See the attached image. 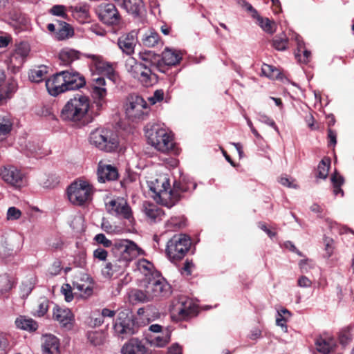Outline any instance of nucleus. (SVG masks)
Wrapping results in <instances>:
<instances>
[{"instance_id": "64", "label": "nucleus", "mask_w": 354, "mask_h": 354, "mask_svg": "<svg viewBox=\"0 0 354 354\" xmlns=\"http://www.w3.org/2000/svg\"><path fill=\"white\" fill-rule=\"evenodd\" d=\"M169 224L171 226L181 228L185 225V220L183 217H172L169 221Z\"/></svg>"}, {"instance_id": "2", "label": "nucleus", "mask_w": 354, "mask_h": 354, "mask_svg": "<svg viewBox=\"0 0 354 354\" xmlns=\"http://www.w3.org/2000/svg\"><path fill=\"white\" fill-rule=\"evenodd\" d=\"M145 136L148 143L158 151L167 153L174 149L175 143L171 133L160 124L147 125Z\"/></svg>"}, {"instance_id": "42", "label": "nucleus", "mask_w": 354, "mask_h": 354, "mask_svg": "<svg viewBox=\"0 0 354 354\" xmlns=\"http://www.w3.org/2000/svg\"><path fill=\"white\" fill-rule=\"evenodd\" d=\"M47 73V68L46 66H41L36 68L32 69L28 73V77L31 82H40L44 79Z\"/></svg>"}, {"instance_id": "37", "label": "nucleus", "mask_w": 354, "mask_h": 354, "mask_svg": "<svg viewBox=\"0 0 354 354\" xmlns=\"http://www.w3.org/2000/svg\"><path fill=\"white\" fill-rule=\"evenodd\" d=\"M58 23L59 28L56 32V37L59 40H64L73 35V29L68 24L59 21H58Z\"/></svg>"}, {"instance_id": "24", "label": "nucleus", "mask_w": 354, "mask_h": 354, "mask_svg": "<svg viewBox=\"0 0 354 354\" xmlns=\"http://www.w3.org/2000/svg\"><path fill=\"white\" fill-rule=\"evenodd\" d=\"M53 319L64 328H70L73 321V315L70 309L62 308L55 305L53 308Z\"/></svg>"}, {"instance_id": "5", "label": "nucleus", "mask_w": 354, "mask_h": 354, "mask_svg": "<svg viewBox=\"0 0 354 354\" xmlns=\"http://www.w3.org/2000/svg\"><path fill=\"white\" fill-rule=\"evenodd\" d=\"M191 245L192 241L189 236L184 234H175L167 241L166 255L171 263H176L185 257Z\"/></svg>"}, {"instance_id": "26", "label": "nucleus", "mask_w": 354, "mask_h": 354, "mask_svg": "<svg viewBox=\"0 0 354 354\" xmlns=\"http://www.w3.org/2000/svg\"><path fill=\"white\" fill-rule=\"evenodd\" d=\"M24 238L21 234H14L4 242V251L12 256L19 252L23 247Z\"/></svg>"}, {"instance_id": "36", "label": "nucleus", "mask_w": 354, "mask_h": 354, "mask_svg": "<svg viewBox=\"0 0 354 354\" xmlns=\"http://www.w3.org/2000/svg\"><path fill=\"white\" fill-rule=\"evenodd\" d=\"M15 325L17 328L30 332L35 331L38 328L37 323L30 318H26L25 317L20 316L15 320Z\"/></svg>"}, {"instance_id": "27", "label": "nucleus", "mask_w": 354, "mask_h": 354, "mask_svg": "<svg viewBox=\"0 0 354 354\" xmlns=\"http://www.w3.org/2000/svg\"><path fill=\"white\" fill-rule=\"evenodd\" d=\"M29 52L30 46L27 43L21 42L19 44L10 57L11 63L18 67L22 66Z\"/></svg>"}, {"instance_id": "57", "label": "nucleus", "mask_w": 354, "mask_h": 354, "mask_svg": "<svg viewBox=\"0 0 354 354\" xmlns=\"http://www.w3.org/2000/svg\"><path fill=\"white\" fill-rule=\"evenodd\" d=\"M21 216V212L15 207H10L7 211V219L8 220H17L19 219Z\"/></svg>"}, {"instance_id": "58", "label": "nucleus", "mask_w": 354, "mask_h": 354, "mask_svg": "<svg viewBox=\"0 0 354 354\" xmlns=\"http://www.w3.org/2000/svg\"><path fill=\"white\" fill-rule=\"evenodd\" d=\"M94 239L97 243L103 245L106 248L113 247V243L111 240L106 239L104 234H97L95 235Z\"/></svg>"}, {"instance_id": "49", "label": "nucleus", "mask_w": 354, "mask_h": 354, "mask_svg": "<svg viewBox=\"0 0 354 354\" xmlns=\"http://www.w3.org/2000/svg\"><path fill=\"white\" fill-rule=\"evenodd\" d=\"M315 345L317 351L323 354H328L332 351L331 344L323 338L317 339Z\"/></svg>"}, {"instance_id": "11", "label": "nucleus", "mask_w": 354, "mask_h": 354, "mask_svg": "<svg viewBox=\"0 0 354 354\" xmlns=\"http://www.w3.org/2000/svg\"><path fill=\"white\" fill-rule=\"evenodd\" d=\"M173 317L178 319L186 320L197 315V306L187 297H180L173 309Z\"/></svg>"}, {"instance_id": "21", "label": "nucleus", "mask_w": 354, "mask_h": 354, "mask_svg": "<svg viewBox=\"0 0 354 354\" xmlns=\"http://www.w3.org/2000/svg\"><path fill=\"white\" fill-rule=\"evenodd\" d=\"M129 265V264L122 260L115 258L113 262H109L106 264L104 268L102 270V273L105 277H118L124 272Z\"/></svg>"}, {"instance_id": "22", "label": "nucleus", "mask_w": 354, "mask_h": 354, "mask_svg": "<svg viewBox=\"0 0 354 354\" xmlns=\"http://www.w3.org/2000/svg\"><path fill=\"white\" fill-rule=\"evenodd\" d=\"M136 43L137 33L136 31L124 34L118 39V45L120 49L127 55H131L134 53Z\"/></svg>"}, {"instance_id": "20", "label": "nucleus", "mask_w": 354, "mask_h": 354, "mask_svg": "<svg viewBox=\"0 0 354 354\" xmlns=\"http://www.w3.org/2000/svg\"><path fill=\"white\" fill-rule=\"evenodd\" d=\"M64 79L66 80V90L73 91L82 88L86 84L84 77L73 69L65 70Z\"/></svg>"}, {"instance_id": "39", "label": "nucleus", "mask_w": 354, "mask_h": 354, "mask_svg": "<svg viewBox=\"0 0 354 354\" xmlns=\"http://www.w3.org/2000/svg\"><path fill=\"white\" fill-rule=\"evenodd\" d=\"M17 89V83L15 80H11L6 85L5 87L2 88L0 93V102L6 101L10 99L12 95Z\"/></svg>"}, {"instance_id": "41", "label": "nucleus", "mask_w": 354, "mask_h": 354, "mask_svg": "<svg viewBox=\"0 0 354 354\" xmlns=\"http://www.w3.org/2000/svg\"><path fill=\"white\" fill-rule=\"evenodd\" d=\"M135 265L136 269L146 277L151 274L153 270V263L145 259L138 260Z\"/></svg>"}, {"instance_id": "60", "label": "nucleus", "mask_w": 354, "mask_h": 354, "mask_svg": "<svg viewBox=\"0 0 354 354\" xmlns=\"http://www.w3.org/2000/svg\"><path fill=\"white\" fill-rule=\"evenodd\" d=\"M239 4L247 11L250 12L252 17L254 18L259 14L257 10L253 8V6L245 0H239Z\"/></svg>"}, {"instance_id": "34", "label": "nucleus", "mask_w": 354, "mask_h": 354, "mask_svg": "<svg viewBox=\"0 0 354 354\" xmlns=\"http://www.w3.org/2000/svg\"><path fill=\"white\" fill-rule=\"evenodd\" d=\"M80 55L79 51L69 48H64L59 52V58L61 64L68 66L74 61L77 60L80 58Z\"/></svg>"}, {"instance_id": "16", "label": "nucleus", "mask_w": 354, "mask_h": 354, "mask_svg": "<svg viewBox=\"0 0 354 354\" xmlns=\"http://www.w3.org/2000/svg\"><path fill=\"white\" fill-rule=\"evenodd\" d=\"M64 74V71L58 72L46 81V86L50 95L57 96L67 91Z\"/></svg>"}, {"instance_id": "40", "label": "nucleus", "mask_w": 354, "mask_h": 354, "mask_svg": "<svg viewBox=\"0 0 354 354\" xmlns=\"http://www.w3.org/2000/svg\"><path fill=\"white\" fill-rule=\"evenodd\" d=\"M254 19L257 20L259 26L267 33L273 34L275 30V23L267 17H263L257 15Z\"/></svg>"}, {"instance_id": "55", "label": "nucleus", "mask_w": 354, "mask_h": 354, "mask_svg": "<svg viewBox=\"0 0 354 354\" xmlns=\"http://www.w3.org/2000/svg\"><path fill=\"white\" fill-rule=\"evenodd\" d=\"M257 118L259 122L272 127L277 132H279L275 122L266 114L259 113L257 114Z\"/></svg>"}, {"instance_id": "8", "label": "nucleus", "mask_w": 354, "mask_h": 354, "mask_svg": "<svg viewBox=\"0 0 354 354\" xmlns=\"http://www.w3.org/2000/svg\"><path fill=\"white\" fill-rule=\"evenodd\" d=\"M114 335L121 339L128 338L136 333V324L133 314L129 310L118 313L113 324Z\"/></svg>"}, {"instance_id": "56", "label": "nucleus", "mask_w": 354, "mask_h": 354, "mask_svg": "<svg viewBox=\"0 0 354 354\" xmlns=\"http://www.w3.org/2000/svg\"><path fill=\"white\" fill-rule=\"evenodd\" d=\"M299 266L301 272H308L310 269L315 268V263L312 259H304L299 262Z\"/></svg>"}, {"instance_id": "52", "label": "nucleus", "mask_w": 354, "mask_h": 354, "mask_svg": "<svg viewBox=\"0 0 354 354\" xmlns=\"http://www.w3.org/2000/svg\"><path fill=\"white\" fill-rule=\"evenodd\" d=\"M74 288L79 290L81 294L80 296L84 298H87L93 294V288L86 284H80L78 283H73Z\"/></svg>"}, {"instance_id": "4", "label": "nucleus", "mask_w": 354, "mask_h": 354, "mask_svg": "<svg viewBox=\"0 0 354 354\" xmlns=\"http://www.w3.org/2000/svg\"><path fill=\"white\" fill-rule=\"evenodd\" d=\"M89 143L98 150L104 152H113L119 146L117 133L111 129L98 127L92 130L88 136Z\"/></svg>"}, {"instance_id": "12", "label": "nucleus", "mask_w": 354, "mask_h": 354, "mask_svg": "<svg viewBox=\"0 0 354 354\" xmlns=\"http://www.w3.org/2000/svg\"><path fill=\"white\" fill-rule=\"evenodd\" d=\"M99 19L104 24L114 26L120 24V15L113 3H102L95 8Z\"/></svg>"}, {"instance_id": "25", "label": "nucleus", "mask_w": 354, "mask_h": 354, "mask_svg": "<svg viewBox=\"0 0 354 354\" xmlns=\"http://www.w3.org/2000/svg\"><path fill=\"white\" fill-rule=\"evenodd\" d=\"M91 57V61L89 64V68L93 75H101L104 73H110L113 68L111 64L105 62L100 57L96 55H89Z\"/></svg>"}, {"instance_id": "63", "label": "nucleus", "mask_w": 354, "mask_h": 354, "mask_svg": "<svg viewBox=\"0 0 354 354\" xmlns=\"http://www.w3.org/2000/svg\"><path fill=\"white\" fill-rule=\"evenodd\" d=\"M330 181L333 186H342L344 183V178L342 176L335 171L331 175Z\"/></svg>"}, {"instance_id": "33", "label": "nucleus", "mask_w": 354, "mask_h": 354, "mask_svg": "<svg viewBox=\"0 0 354 354\" xmlns=\"http://www.w3.org/2000/svg\"><path fill=\"white\" fill-rule=\"evenodd\" d=\"M122 6L128 13L134 17L139 16L144 10L142 0H123Z\"/></svg>"}, {"instance_id": "18", "label": "nucleus", "mask_w": 354, "mask_h": 354, "mask_svg": "<svg viewBox=\"0 0 354 354\" xmlns=\"http://www.w3.org/2000/svg\"><path fill=\"white\" fill-rule=\"evenodd\" d=\"M92 96L98 109L105 104L106 89L104 88L105 80L102 77H93Z\"/></svg>"}, {"instance_id": "15", "label": "nucleus", "mask_w": 354, "mask_h": 354, "mask_svg": "<svg viewBox=\"0 0 354 354\" xmlns=\"http://www.w3.org/2000/svg\"><path fill=\"white\" fill-rule=\"evenodd\" d=\"M0 176L4 182L17 188L25 184L24 174L12 165L3 167L0 170Z\"/></svg>"}, {"instance_id": "47", "label": "nucleus", "mask_w": 354, "mask_h": 354, "mask_svg": "<svg viewBox=\"0 0 354 354\" xmlns=\"http://www.w3.org/2000/svg\"><path fill=\"white\" fill-rule=\"evenodd\" d=\"M150 296L151 295L149 292L148 286L147 287V290L145 291L141 290H136L133 292V299L139 302L145 303L153 300L152 297Z\"/></svg>"}, {"instance_id": "59", "label": "nucleus", "mask_w": 354, "mask_h": 354, "mask_svg": "<svg viewBox=\"0 0 354 354\" xmlns=\"http://www.w3.org/2000/svg\"><path fill=\"white\" fill-rule=\"evenodd\" d=\"M73 12L83 19H86L88 17V8L86 6H75Z\"/></svg>"}, {"instance_id": "35", "label": "nucleus", "mask_w": 354, "mask_h": 354, "mask_svg": "<svg viewBox=\"0 0 354 354\" xmlns=\"http://www.w3.org/2000/svg\"><path fill=\"white\" fill-rule=\"evenodd\" d=\"M160 41L159 35L153 29H149L146 31L141 38L142 44L149 48L156 46Z\"/></svg>"}, {"instance_id": "54", "label": "nucleus", "mask_w": 354, "mask_h": 354, "mask_svg": "<svg viewBox=\"0 0 354 354\" xmlns=\"http://www.w3.org/2000/svg\"><path fill=\"white\" fill-rule=\"evenodd\" d=\"M66 8L63 5H55L49 10V13L54 16L61 17L63 19L67 18Z\"/></svg>"}, {"instance_id": "45", "label": "nucleus", "mask_w": 354, "mask_h": 354, "mask_svg": "<svg viewBox=\"0 0 354 354\" xmlns=\"http://www.w3.org/2000/svg\"><path fill=\"white\" fill-rule=\"evenodd\" d=\"M12 124L7 114H0V136L7 135L12 129Z\"/></svg>"}, {"instance_id": "3", "label": "nucleus", "mask_w": 354, "mask_h": 354, "mask_svg": "<svg viewBox=\"0 0 354 354\" xmlns=\"http://www.w3.org/2000/svg\"><path fill=\"white\" fill-rule=\"evenodd\" d=\"M90 107L89 99L86 95H77L70 99L62 109L60 117L63 120L74 123L82 122Z\"/></svg>"}, {"instance_id": "30", "label": "nucleus", "mask_w": 354, "mask_h": 354, "mask_svg": "<svg viewBox=\"0 0 354 354\" xmlns=\"http://www.w3.org/2000/svg\"><path fill=\"white\" fill-rule=\"evenodd\" d=\"M182 59L180 51L169 48H166L162 53L161 62L162 68L166 71L167 66H175Z\"/></svg>"}, {"instance_id": "29", "label": "nucleus", "mask_w": 354, "mask_h": 354, "mask_svg": "<svg viewBox=\"0 0 354 354\" xmlns=\"http://www.w3.org/2000/svg\"><path fill=\"white\" fill-rule=\"evenodd\" d=\"M42 352L43 354H60L59 339L52 334L44 335Z\"/></svg>"}, {"instance_id": "44", "label": "nucleus", "mask_w": 354, "mask_h": 354, "mask_svg": "<svg viewBox=\"0 0 354 354\" xmlns=\"http://www.w3.org/2000/svg\"><path fill=\"white\" fill-rule=\"evenodd\" d=\"M330 166V160L329 158L322 159L317 167V178L326 179L328 175Z\"/></svg>"}, {"instance_id": "31", "label": "nucleus", "mask_w": 354, "mask_h": 354, "mask_svg": "<svg viewBox=\"0 0 354 354\" xmlns=\"http://www.w3.org/2000/svg\"><path fill=\"white\" fill-rule=\"evenodd\" d=\"M295 40L297 43V50L295 53V57L301 63H308L310 60L311 52L305 48V44L299 35L296 34L295 35Z\"/></svg>"}, {"instance_id": "19", "label": "nucleus", "mask_w": 354, "mask_h": 354, "mask_svg": "<svg viewBox=\"0 0 354 354\" xmlns=\"http://www.w3.org/2000/svg\"><path fill=\"white\" fill-rule=\"evenodd\" d=\"M64 79L66 80V90L73 91L82 88L86 84L84 77L73 69L65 70Z\"/></svg>"}, {"instance_id": "28", "label": "nucleus", "mask_w": 354, "mask_h": 354, "mask_svg": "<svg viewBox=\"0 0 354 354\" xmlns=\"http://www.w3.org/2000/svg\"><path fill=\"white\" fill-rule=\"evenodd\" d=\"M146 352L145 345L137 338H131L121 348L122 354H145Z\"/></svg>"}, {"instance_id": "53", "label": "nucleus", "mask_w": 354, "mask_h": 354, "mask_svg": "<svg viewBox=\"0 0 354 354\" xmlns=\"http://www.w3.org/2000/svg\"><path fill=\"white\" fill-rule=\"evenodd\" d=\"M323 243L324 245L325 256L329 258L332 256L334 251V241L328 236H324Z\"/></svg>"}, {"instance_id": "13", "label": "nucleus", "mask_w": 354, "mask_h": 354, "mask_svg": "<svg viewBox=\"0 0 354 354\" xmlns=\"http://www.w3.org/2000/svg\"><path fill=\"white\" fill-rule=\"evenodd\" d=\"M109 213L118 217L129 220L133 219L132 211L123 198L111 199L105 203Z\"/></svg>"}, {"instance_id": "51", "label": "nucleus", "mask_w": 354, "mask_h": 354, "mask_svg": "<svg viewBox=\"0 0 354 354\" xmlns=\"http://www.w3.org/2000/svg\"><path fill=\"white\" fill-rule=\"evenodd\" d=\"M353 328H348L343 330L339 334V342L343 346H346L351 342L353 339Z\"/></svg>"}, {"instance_id": "62", "label": "nucleus", "mask_w": 354, "mask_h": 354, "mask_svg": "<svg viewBox=\"0 0 354 354\" xmlns=\"http://www.w3.org/2000/svg\"><path fill=\"white\" fill-rule=\"evenodd\" d=\"M48 301L47 299H43L39 305L37 310V315L39 317L44 316L48 311Z\"/></svg>"}, {"instance_id": "6", "label": "nucleus", "mask_w": 354, "mask_h": 354, "mask_svg": "<svg viewBox=\"0 0 354 354\" xmlns=\"http://www.w3.org/2000/svg\"><path fill=\"white\" fill-rule=\"evenodd\" d=\"M125 69L131 77L138 80L145 87L151 86L158 81V75L156 73L132 57H129L126 59Z\"/></svg>"}, {"instance_id": "1", "label": "nucleus", "mask_w": 354, "mask_h": 354, "mask_svg": "<svg viewBox=\"0 0 354 354\" xmlns=\"http://www.w3.org/2000/svg\"><path fill=\"white\" fill-rule=\"evenodd\" d=\"M196 183L183 177L180 181H174L173 189L170 187L169 180L166 176H160L151 181L150 190L155 194L154 198L164 206L173 207L180 200V194L192 192L196 189Z\"/></svg>"}, {"instance_id": "10", "label": "nucleus", "mask_w": 354, "mask_h": 354, "mask_svg": "<svg viewBox=\"0 0 354 354\" xmlns=\"http://www.w3.org/2000/svg\"><path fill=\"white\" fill-rule=\"evenodd\" d=\"M127 116L135 121L136 120H144L148 114L149 107L147 102L137 95H131L127 99L126 104Z\"/></svg>"}, {"instance_id": "50", "label": "nucleus", "mask_w": 354, "mask_h": 354, "mask_svg": "<svg viewBox=\"0 0 354 354\" xmlns=\"http://www.w3.org/2000/svg\"><path fill=\"white\" fill-rule=\"evenodd\" d=\"M12 282L10 277L6 274H0V292L3 293L9 291L12 288Z\"/></svg>"}, {"instance_id": "61", "label": "nucleus", "mask_w": 354, "mask_h": 354, "mask_svg": "<svg viewBox=\"0 0 354 354\" xmlns=\"http://www.w3.org/2000/svg\"><path fill=\"white\" fill-rule=\"evenodd\" d=\"M61 292L64 295L65 300L67 302H70L73 299V295L72 292V288L69 284H65L62 287Z\"/></svg>"}, {"instance_id": "46", "label": "nucleus", "mask_w": 354, "mask_h": 354, "mask_svg": "<svg viewBox=\"0 0 354 354\" xmlns=\"http://www.w3.org/2000/svg\"><path fill=\"white\" fill-rule=\"evenodd\" d=\"M59 182V178L55 174H49L40 179V184L44 188H53Z\"/></svg>"}, {"instance_id": "17", "label": "nucleus", "mask_w": 354, "mask_h": 354, "mask_svg": "<svg viewBox=\"0 0 354 354\" xmlns=\"http://www.w3.org/2000/svg\"><path fill=\"white\" fill-rule=\"evenodd\" d=\"M140 59L143 62L142 64L151 71L156 73L158 71L160 73H165V70L162 68L161 62V56L156 54L151 50L145 51L139 53Z\"/></svg>"}, {"instance_id": "32", "label": "nucleus", "mask_w": 354, "mask_h": 354, "mask_svg": "<svg viewBox=\"0 0 354 354\" xmlns=\"http://www.w3.org/2000/svg\"><path fill=\"white\" fill-rule=\"evenodd\" d=\"M142 212L145 216L156 223L162 219L164 212L157 205L151 203L145 202L142 206Z\"/></svg>"}, {"instance_id": "43", "label": "nucleus", "mask_w": 354, "mask_h": 354, "mask_svg": "<svg viewBox=\"0 0 354 354\" xmlns=\"http://www.w3.org/2000/svg\"><path fill=\"white\" fill-rule=\"evenodd\" d=\"M170 335L168 331L165 334L158 333L151 337V339L149 340V343L155 346L163 347L169 341Z\"/></svg>"}, {"instance_id": "38", "label": "nucleus", "mask_w": 354, "mask_h": 354, "mask_svg": "<svg viewBox=\"0 0 354 354\" xmlns=\"http://www.w3.org/2000/svg\"><path fill=\"white\" fill-rule=\"evenodd\" d=\"M12 20L15 22V25L19 27V30H26L30 28V20L26 14L15 13L12 16Z\"/></svg>"}, {"instance_id": "14", "label": "nucleus", "mask_w": 354, "mask_h": 354, "mask_svg": "<svg viewBox=\"0 0 354 354\" xmlns=\"http://www.w3.org/2000/svg\"><path fill=\"white\" fill-rule=\"evenodd\" d=\"M147 286L153 299L168 297L172 292L171 285L162 277L151 280Z\"/></svg>"}, {"instance_id": "48", "label": "nucleus", "mask_w": 354, "mask_h": 354, "mask_svg": "<svg viewBox=\"0 0 354 354\" xmlns=\"http://www.w3.org/2000/svg\"><path fill=\"white\" fill-rule=\"evenodd\" d=\"M288 39L285 35L275 36L272 39V46L277 50H284L287 48Z\"/></svg>"}, {"instance_id": "23", "label": "nucleus", "mask_w": 354, "mask_h": 354, "mask_svg": "<svg viewBox=\"0 0 354 354\" xmlns=\"http://www.w3.org/2000/svg\"><path fill=\"white\" fill-rule=\"evenodd\" d=\"M97 180L100 183L115 180L118 177L117 169L111 165L100 162L97 170Z\"/></svg>"}, {"instance_id": "7", "label": "nucleus", "mask_w": 354, "mask_h": 354, "mask_svg": "<svg viewBox=\"0 0 354 354\" xmlns=\"http://www.w3.org/2000/svg\"><path fill=\"white\" fill-rule=\"evenodd\" d=\"M112 253L114 258H118L128 264L138 256L145 254V252L134 241L129 239L115 240Z\"/></svg>"}, {"instance_id": "9", "label": "nucleus", "mask_w": 354, "mask_h": 354, "mask_svg": "<svg viewBox=\"0 0 354 354\" xmlns=\"http://www.w3.org/2000/svg\"><path fill=\"white\" fill-rule=\"evenodd\" d=\"M92 194L93 187L85 180H76L67 188L68 198L75 205H83L91 199Z\"/></svg>"}]
</instances>
